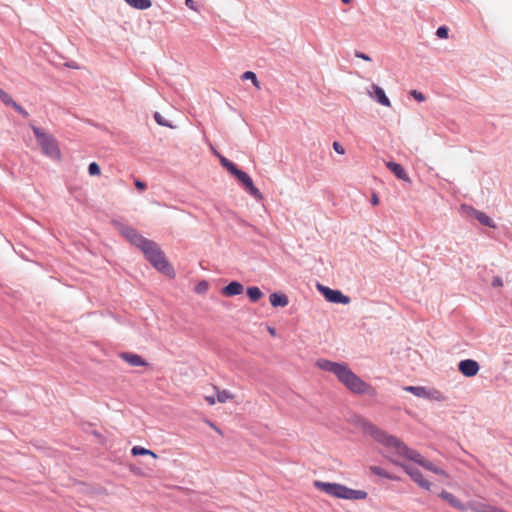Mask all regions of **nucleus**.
<instances>
[{
    "mask_svg": "<svg viewBox=\"0 0 512 512\" xmlns=\"http://www.w3.org/2000/svg\"><path fill=\"white\" fill-rule=\"evenodd\" d=\"M356 425L363 433L371 436L376 442L383 445L386 449L395 450L396 455L410 459L425 469L443 477H448V474L444 470L436 467L432 462L424 459L418 452L408 448L400 439L388 434L372 422L361 418L357 420Z\"/></svg>",
    "mask_w": 512,
    "mask_h": 512,
    "instance_id": "nucleus-1",
    "label": "nucleus"
},
{
    "mask_svg": "<svg viewBox=\"0 0 512 512\" xmlns=\"http://www.w3.org/2000/svg\"><path fill=\"white\" fill-rule=\"evenodd\" d=\"M316 366L321 370L331 372L351 392L356 394L376 395V390L371 385L358 377L347 364L332 362L326 359H319Z\"/></svg>",
    "mask_w": 512,
    "mask_h": 512,
    "instance_id": "nucleus-2",
    "label": "nucleus"
},
{
    "mask_svg": "<svg viewBox=\"0 0 512 512\" xmlns=\"http://www.w3.org/2000/svg\"><path fill=\"white\" fill-rule=\"evenodd\" d=\"M141 251L144 253L147 260L155 269L170 278L175 277V271L172 265L168 262L164 252L161 250L157 243L149 240L143 246Z\"/></svg>",
    "mask_w": 512,
    "mask_h": 512,
    "instance_id": "nucleus-3",
    "label": "nucleus"
},
{
    "mask_svg": "<svg viewBox=\"0 0 512 512\" xmlns=\"http://www.w3.org/2000/svg\"><path fill=\"white\" fill-rule=\"evenodd\" d=\"M314 486L327 495L339 499L363 500L367 497V492L365 491L354 490L338 483H329L316 480L314 481Z\"/></svg>",
    "mask_w": 512,
    "mask_h": 512,
    "instance_id": "nucleus-4",
    "label": "nucleus"
},
{
    "mask_svg": "<svg viewBox=\"0 0 512 512\" xmlns=\"http://www.w3.org/2000/svg\"><path fill=\"white\" fill-rule=\"evenodd\" d=\"M32 128L42 151L50 157L58 158L60 156V151L54 137L45 133L38 127L33 126Z\"/></svg>",
    "mask_w": 512,
    "mask_h": 512,
    "instance_id": "nucleus-5",
    "label": "nucleus"
},
{
    "mask_svg": "<svg viewBox=\"0 0 512 512\" xmlns=\"http://www.w3.org/2000/svg\"><path fill=\"white\" fill-rule=\"evenodd\" d=\"M388 458L391 462H393L396 465L401 466L405 472L423 489L429 490L430 489V482L425 480L421 474V472L411 467L410 465H406L400 462V458L403 456L396 455L395 450L393 449H387Z\"/></svg>",
    "mask_w": 512,
    "mask_h": 512,
    "instance_id": "nucleus-6",
    "label": "nucleus"
},
{
    "mask_svg": "<svg viewBox=\"0 0 512 512\" xmlns=\"http://www.w3.org/2000/svg\"><path fill=\"white\" fill-rule=\"evenodd\" d=\"M403 389L420 398H425L437 402H443L446 400L445 395L437 389H428L423 386H405Z\"/></svg>",
    "mask_w": 512,
    "mask_h": 512,
    "instance_id": "nucleus-7",
    "label": "nucleus"
},
{
    "mask_svg": "<svg viewBox=\"0 0 512 512\" xmlns=\"http://www.w3.org/2000/svg\"><path fill=\"white\" fill-rule=\"evenodd\" d=\"M319 290L329 302L341 304H348L350 302V298L346 295H343L339 290H333L321 285H319Z\"/></svg>",
    "mask_w": 512,
    "mask_h": 512,
    "instance_id": "nucleus-8",
    "label": "nucleus"
},
{
    "mask_svg": "<svg viewBox=\"0 0 512 512\" xmlns=\"http://www.w3.org/2000/svg\"><path fill=\"white\" fill-rule=\"evenodd\" d=\"M121 232L133 245L137 246L140 250L149 241V239L144 238L131 227H123Z\"/></svg>",
    "mask_w": 512,
    "mask_h": 512,
    "instance_id": "nucleus-9",
    "label": "nucleus"
},
{
    "mask_svg": "<svg viewBox=\"0 0 512 512\" xmlns=\"http://www.w3.org/2000/svg\"><path fill=\"white\" fill-rule=\"evenodd\" d=\"M236 178L238 181L245 187L246 190L250 192L257 199L262 198V194L259 189L255 187L252 178L244 171H241Z\"/></svg>",
    "mask_w": 512,
    "mask_h": 512,
    "instance_id": "nucleus-10",
    "label": "nucleus"
},
{
    "mask_svg": "<svg viewBox=\"0 0 512 512\" xmlns=\"http://www.w3.org/2000/svg\"><path fill=\"white\" fill-rule=\"evenodd\" d=\"M458 369L464 376L473 377L479 371V364L472 359H466L459 362Z\"/></svg>",
    "mask_w": 512,
    "mask_h": 512,
    "instance_id": "nucleus-11",
    "label": "nucleus"
},
{
    "mask_svg": "<svg viewBox=\"0 0 512 512\" xmlns=\"http://www.w3.org/2000/svg\"><path fill=\"white\" fill-rule=\"evenodd\" d=\"M371 89L373 91V93L369 92L371 97L375 98L383 106H386V107L391 106V102H390L389 98L386 96L384 90L381 87H379L376 84H372Z\"/></svg>",
    "mask_w": 512,
    "mask_h": 512,
    "instance_id": "nucleus-12",
    "label": "nucleus"
},
{
    "mask_svg": "<svg viewBox=\"0 0 512 512\" xmlns=\"http://www.w3.org/2000/svg\"><path fill=\"white\" fill-rule=\"evenodd\" d=\"M0 99L1 101L7 105L12 106L17 112L22 114L24 117L28 116V113L25 109H23L22 106H20L18 103H16L13 98L4 90L0 89Z\"/></svg>",
    "mask_w": 512,
    "mask_h": 512,
    "instance_id": "nucleus-13",
    "label": "nucleus"
},
{
    "mask_svg": "<svg viewBox=\"0 0 512 512\" xmlns=\"http://www.w3.org/2000/svg\"><path fill=\"white\" fill-rule=\"evenodd\" d=\"M121 358L127 362L130 366H146L147 362L138 354L134 353H122Z\"/></svg>",
    "mask_w": 512,
    "mask_h": 512,
    "instance_id": "nucleus-14",
    "label": "nucleus"
},
{
    "mask_svg": "<svg viewBox=\"0 0 512 512\" xmlns=\"http://www.w3.org/2000/svg\"><path fill=\"white\" fill-rule=\"evenodd\" d=\"M441 498L447 501L453 508L458 510H466L467 505H464L456 496L447 491H442L440 494Z\"/></svg>",
    "mask_w": 512,
    "mask_h": 512,
    "instance_id": "nucleus-15",
    "label": "nucleus"
},
{
    "mask_svg": "<svg viewBox=\"0 0 512 512\" xmlns=\"http://www.w3.org/2000/svg\"><path fill=\"white\" fill-rule=\"evenodd\" d=\"M244 290L240 282L233 281L222 289V294L228 297L240 295Z\"/></svg>",
    "mask_w": 512,
    "mask_h": 512,
    "instance_id": "nucleus-16",
    "label": "nucleus"
},
{
    "mask_svg": "<svg viewBox=\"0 0 512 512\" xmlns=\"http://www.w3.org/2000/svg\"><path fill=\"white\" fill-rule=\"evenodd\" d=\"M386 166L395 174L398 179L409 182L410 178L403 167L395 162H388Z\"/></svg>",
    "mask_w": 512,
    "mask_h": 512,
    "instance_id": "nucleus-17",
    "label": "nucleus"
},
{
    "mask_svg": "<svg viewBox=\"0 0 512 512\" xmlns=\"http://www.w3.org/2000/svg\"><path fill=\"white\" fill-rule=\"evenodd\" d=\"M270 303L273 307H285L288 305V297L284 294L272 293L269 296Z\"/></svg>",
    "mask_w": 512,
    "mask_h": 512,
    "instance_id": "nucleus-18",
    "label": "nucleus"
},
{
    "mask_svg": "<svg viewBox=\"0 0 512 512\" xmlns=\"http://www.w3.org/2000/svg\"><path fill=\"white\" fill-rule=\"evenodd\" d=\"M213 389L215 390L216 399L219 403H226L235 398V395L228 390H220L217 386H213Z\"/></svg>",
    "mask_w": 512,
    "mask_h": 512,
    "instance_id": "nucleus-19",
    "label": "nucleus"
},
{
    "mask_svg": "<svg viewBox=\"0 0 512 512\" xmlns=\"http://www.w3.org/2000/svg\"><path fill=\"white\" fill-rule=\"evenodd\" d=\"M217 155L219 157V160H220L222 166L224 168H226L227 171L230 172L235 177L242 171V170L238 169L237 166L233 162H231L230 160H228L224 156H222L220 154H217Z\"/></svg>",
    "mask_w": 512,
    "mask_h": 512,
    "instance_id": "nucleus-20",
    "label": "nucleus"
},
{
    "mask_svg": "<svg viewBox=\"0 0 512 512\" xmlns=\"http://www.w3.org/2000/svg\"><path fill=\"white\" fill-rule=\"evenodd\" d=\"M125 1L130 6L136 8V9H140V10L148 9L152 5L150 0H125Z\"/></svg>",
    "mask_w": 512,
    "mask_h": 512,
    "instance_id": "nucleus-21",
    "label": "nucleus"
},
{
    "mask_svg": "<svg viewBox=\"0 0 512 512\" xmlns=\"http://www.w3.org/2000/svg\"><path fill=\"white\" fill-rule=\"evenodd\" d=\"M474 217L482 225H485V226H488V227H494V223H493L492 219L488 215H486L485 213L475 210L474 211Z\"/></svg>",
    "mask_w": 512,
    "mask_h": 512,
    "instance_id": "nucleus-22",
    "label": "nucleus"
},
{
    "mask_svg": "<svg viewBox=\"0 0 512 512\" xmlns=\"http://www.w3.org/2000/svg\"><path fill=\"white\" fill-rule=\"evenodd\" d=\"M131 453L134 456H138V455L146 456V455H148V456L153 457L154 459L158 458V456L152 450L146 449V448L141 447V446H134L131 449Z\"/></svg>",
    "mask_w": 512,
    "mask_h": 512,
    "instance_id": "nucleus-23",
    "label": "nucleus"
},
{
    "mask_svg": "<svg viewBox=\"0 0 512 512\" xmlns=\"http://www.w3.org/2000/svg\"><path fill=\"white\" fill-rule=\"evenodd\" d=\"M247 295L252 302H257L259 299L263 297L262 291L256 286L248 287Z\"/></svg>",
    "mask_w": 512,
    "mask_h": 512,
    "instance_id": "nucleus-24",
    "label": "nucleus"
},
{
    "mask_svg": "<svg viewBox=\"0 0 512 512\" xmlns=\"http://www.w3.org/2000/svg\"><path fill=\"white\" fill-rule=\"evenodd\" d=\"M242 79L244 80H251L253 85L256 87V88H260V83L256 77V74L252 71H246L243 73L242 75Z\"/></svg>",
    "mask_w": 512,
    "mask_h": 512,
    "instance_id": "nucleus-25",
    "label": "nucleus"
},
{
    "mask_svg": "<svg viewBox=\"0 0 512 512\" xmlns=\"http://www.w3.org/2000/svg\"><path fill=\"white\" fill-rule=\"evenodd\" d=\"M370 471L373 474L378 475V476H382V477L389 478V479H395L394 477L390 476L385 470H383L382 468H380L378 466H371Z\"/></svg>",
    "mask_w": 512,
    "mask_h": 512,
    "instance_id": "nucleus-26",
    "label": "nucleus"
},
{
    "mask_svg": "<svg viewBox=\"0 0 512 512\" xmlns=\"http://www.w3.org/2000/svg\"><path fill=\"white\" fill-rule=\"evenodd\" d=\"M208 288H209V284H208V282H207V281H205V280H202V281H200V282L195 286L194 290H195V292H196L197 294H204V293H206V292H207Z\"/></svg>",
    "mask_w": 512,
    "mask_h": 512,
    "instance_id": "nucleus-27",
    "label": "nucleus"
},
{
    "mask_svg": "<svg viewBox=\"0 0 512 512\" xmlns=\"http://www.w3.org/2000/svg\"><path fill=\"white\" fill-rule=\"evenodd\" d=\"M88 172L92 176H98L101 173L100 167L96 162H92L89 164Z\"/></svg>",
    "mask_w": 512,
    "mask_h": 512,
    "instance_id": "nucleus-28",
    "label": "nucleus"
},
{
    "mask_svg": "<svg viewBox=\"0 0 512 512\" xmlns=\"http://www.w3.org/2000/svg\"><path fill=\"white\" fill-rule=\"evenodd\" d=\"M154 119H155V121H156L159 125H161V126L172 127L170 124H168V123L164 120L163 116H162L159 112H156V113L154 114Z\"/></svg>",
    "mask_w": 512,
    "mask_h": 512,
    "instance_id": "nucleus-29",
    "label": "nucleus"
},
{
    "mask_svg": "<svg viewBox=\"0 0 512 512\" xmlns=\"http://www.w3.org/2000/svg\"><path fill=\"white\" fill-rule=\"evenodd\" d=\"M410 94H411V96H412L415 100H417L418 102H423V101H425V99H426V98H425V96H424V94H423V93H421V92H419V91H417V90H412V91L410 92Z\"/></svg>",
    "mask_w": 512,
    "mask_h": 512,
    "instance_id": "nucleus-30",
    "label": "nucleus"
},
{
    "mask_svg": "<svg viewBox=\"0 0 512 512\" xmlns=\"http://www.w3.org/2000/svg\"><path fill=\"white\" fill-rule=\"evenodd\" d=\"M436 35L439 38H447L448 37V28L445 26H441L437 29Z\"/></svg>",
    "mask_w": 512,
    "mask_h": 512,
    "instance_id": "nucleus-31",
    "label": "nucleus"
},
{
    "mask_svg": "<svg viewBox=\"0 0 512 512\" xmlns=\"http://www.w3.org/2000/svg\"><path fill=\"white\" fill-rule=\"evenodd\" d=\"M333 149L337 153H339V154H344L345 153V149L343 148V146L339 142H334L333 143Z\"/></svg>",
    "mask_w": 512,
    "mask_h": 512,
    "instance_id": "nucleus-32",
    "label": "nucleus"
},
{
    "mask_svg": "<svg viewBox=\"0 0 512 512\" xmlns=\"http://www.w3.org/2000/svg\"><path fill=\"white\" fill-rule=\"evenodd\" d=\"M355 56H356L357 58L363 59V60H365V61H371V58H370L368 55H366V54H364V53H362V52H359V51H356V52H355Z\"/></svg>",
    "mask_w": 512,
    "mask_h": 512,
    "instance_id": "nucleus-33",
    "label": "nucleus"
},
{
    "mask_svg": "<svg viewBox=\"0 0 512 512\" xmlns=\"http://www.w3.org/2000/svg\"><path fill=\"white\" fill-rule=\"evenodd\" d=\"M503 283H502V279L500 277H495L492 281V286L493 287H500L502 286Z\"/></svg>",
    "mask_w": 512,
    "mask_h": 512,
    "instance_id": "nucleus-34",
    "label": "nucleus"
},
{
    "mask_svg": "<svg viewBox=\"0 0 512 512\" xmlns=\"http://www.w3.org/2000/svg\"><path fill=\"white\" fill-rule=\"evenodd\" d=\"M185 4H186V6H187L189 9L194 10V11H196V10H197V9H196V6H195V3H194V1H193V0H185Z\"/></svg>",
    "mask_w": 512,
    "mask_h": 512,
    "instance_id": "nucleus-35",
    "label": "nucleus"
},
{
    "mask_svg": "<svg viewBox=\"0 0 512 512\" xmlns=\"http://www.w3.org/2000/svg\"><path fill=\"white\" fill-rule=\"evenodd\" d=\"M205 401L209 405H214L217 402V399L214 396H205Z\"/></svg>",
    "mask_w": 512,
    "mask_h": 512,
    "instance_id": "nucleus-36",
    "label": "nucleus"
},
{
    "mask_svg": "<svg viewBox=\"0 0 512 512\" xmlns=\"http://www.w3.org/2000/svg\"><path fill=\"white\" fill-rule=\"evenodd\" d=\"M135 186L139 190H144L146 188V184L140 180L135 181Z\"/></svg>",
    "mask_w": 512,
    "mask_h": 512,
    "instance_id": "nucleus-37",
    "label": "nucleus"
},
{
    "mask_svg": "<svg viewBox=\"0 0 512 512\" xmlns=\"http://www.w3.org/2000/svg\"><path fill=\"white\" fill-rule=\"evenodd\" d=\"M371 203H372V205H374V206H376V205H378V204H379V198H378L377 194H375V193H374V194L372 195Z\"/></svg>",
    "mask_w": 512,
    "mask_h": 512,
    "instance_id": "nucleus-38",
    "label": "nucleus"
},
{
    "mask_svg": "<svg viewBox=\"0 0 512 512\" xmlns=\"http://www.w3.org/2000/svg\"><path fill=\"white\" fill-rule=\"evenodd\" d=\"M268 331H269V333H270L272 336H275V335H276V332H275V329H274V328L269 327V328H268Z\"/></svg>",
    "mask_w": 512,
    "mask_h": 512,
    "instance_id": "nucleus-39",
    "label": "nucleus"
},
{
    "mask_svg": "<svg viewBox=\"0 0 512 512\" xmlns=\"http://www.w3.org/2000/svg\"><path fill=\"white\" fill-rule=\"evenodd\" d=\"M209 425L210 427H212L215 431H217L218 433H220V430L212 423V422H209Z\"/></svg>",
    "mask_w": 512,
    "mask_h": 512,
    "instance_id": "nucleus-40",
    "label": "nucleus"
},
{
    "mask_svg": "<svg viewBox=\"0 0 512 512\" xmlns=\"http://www.w3.org/2000/svg\"><path fill=\"white\" fill-rule=\"evenodd\" d=\"M343 3L345 4H349L351 2V0H341Z\"/></svg>",
    "mask_w": 512,
    "mask_h": 512,
    "instance_id": "nucleus-41",
    "label": "nucleus"
}]
</instances>
